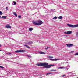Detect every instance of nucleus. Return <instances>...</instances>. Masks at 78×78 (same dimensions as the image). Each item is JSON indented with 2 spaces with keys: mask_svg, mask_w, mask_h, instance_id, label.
Returning a JSON list of instances; mask_svg holds the SVG:
<instances>
[{
  "mask_svg": "<svg viewBox=\"0 0 78 78\" xmlns=\"http://www.w3.org/2000/svg\"><path fill=\"white\" fill-rule=\"evenodd\" d=\"M33 23L35 25H41L43 23V22L42 21H33Z\"/></svg>",
  "mask_w": 78,
  "mask_h": 78,
  "instance_id": "1",
  "label": "nucleus"
},
{
  "mask_svg": "<svg viewBox=\"0 0 78 78\" xmlns=\"http://www.w3.org/2000/svg\"><path fill=\"white\" fill-rule=\"evenodd\" d=\"M46 63V65L43 66H44V68H45V69H49V68H50L51 67H53V66H55L54 65H48V63Z\"/></svg>",
  "mask_w": 78,
  "mask_h": 78,
  "instance_id": "2",
  "label": "nucleus"
},
{
  "mask_svg": "<svg viewBox=\"0 0 78 78\" xmlns=\"http://www.w3.org/2000/svg\"><path fill=\"white\" fill-rule=\"evenodd\" d=\"M47 63H38L36 64V66H45L47 65Z\"/></svg>",
  "mask_w": 78,
  "mask_h": 78,
  "instance_id": "3",
  "label": "nucleus"
},
{
  "mask_svg": "<svg viewBox=\"0 0 78 78\" xmlns=\"http://www.w3.org/2000/svg\"><path fill=\"white\" fill-rule=\"evenodd\" d=\"M67 25L71 28H76V27H78V24L76 25H72L71 24H68Z\"/></svg>",
  "mask_w": 78,
  "mask_h": 78,
  "instance_id": "4",
  "label": "nucleus"
},
{
  "mask_svg": "<svg viewBox=\"0 0 78 78\" xmlns=\"http://www.w3.org/2000/svg\"><path fill=\"white\" fill-rule=\"evenodd\" d=\"M25 51L23 50H17L15 51V53H23V52H25Z\"/></svg>",
  "mask_w": 78,
  "mask_h": 78,
  "instance_id": "5",
  "label": "nucleus"
},
{
  "mask_svg": "<svg viewBox=\"0 0 78 78\" xmlns=\"http://www.w3.org/2000/svg\"><path fill=\"white\" fill-rule=\"evenodd\" d=\"M66 45L67 46V47H73L74 46V45H73V44H66Z\"/></svg>",
  "mask_w": 78,
  "mask_h": 78,
  "instance_id": "6",
  "label": "nucleus"
},
{
  "mask_svg": "<svg viewBox=\"0 0 78 78\" xmlns=\"http://www.w3.org/2000/svg\"><path fill=\"white\" fill-rule=\"evenodd\" d=\"M72 33V31H68L67 32H64V33L65 34H70Z\"/></svg>",
  "mask_w": 78,
  "mask_h": 78,
  "instance_id": "7",
  "label": "nucleus"
},
{
  "mask_svg": "<svg viewBox=\"0 0 78 78\" xmlns=\"http://www.w3.org/2000/svg\"><path fill=\"white\" fill-rule=\"evenodd\" d=\"M70 68V66L69 65H68L66 67H60L58 68V69H68Z\"/></svg>",
  "mask_w": 78,
  "mask_h": 78,
  "instance_id": "8",
  "label": "nucleus"
},
{
  "mask_svg": "<svg viewBox=\"0 0 78 78\" xmlns=\"http://www.w3.org/2000/svg\"><path fill=\"white\" fill-rule=\"evenodd\" d=\"M50 60H51V61H58V60H59V59H56V58H55V59H53V58H51L50 59Z\"/></svg>",
  "mask_w": 78,
  "mask_h": 78,
  "instance_id": "9",
  "label": "nucleus"
},
{
  "mask_svg": "<svg viewBox=\"0 0 78 78\" xmlns=\"http://www.w3.org/2000/svg\"><path fill=\"white\" fill-rule=\"evenodd\" d=\"M5 27L7 28H11V26L10 25H7Z\"/></svg>",
  "mask_w": 78,
  "mask_h": 78,
  "instance_id": "10",
  "label": "nucleus"
},
{
  "mask_svg": "<svg viewBox=\"0 0 78 78\" xmlns=\"http://www.w3.org/2000/svg\"><path fill=\"white\" fill-rule=\"evenodd\" d=\"M33 42L31 41H29L28 43H27L26 44H27L28 45H30L31 44H32Z\"/></svg>",
  "mask_w": 78,
  "mask_h": 78,
  "instance_id": "11",
  "label": "nucleus"
},
{
  "mask_svg": "<svg viewBox=\"0 0 78 78\" xmlns=\"http://www.w3.org/2000/svg\"><path fill=\"white\" fill-rule=\"evenodd\" d=\"M38 53H39V54H45V52H39Z\"/></svg>",
  "mask_w": 78,
  "mask_h": 78,
  "instance_id": "12",
  "label": "nucleus"
},
{
  "mask_svg": "<svg viewBox=\"0 0 78 78\" xmlns=\"http://www.w3.org/2000/svg\"><path fill=\"white\" fill-rule=\"evenodd\" d=\"M16 2H12V5H16Z\"/></svg>",
  "mask_w": 78,
  "mask_h": 78,
  "instance_id": "13",
  "label": "nucleus"
},
{
  "mask_svg": "<svg viewBox=\"0 0 78 78\" xmlns=\"http://www.w3.org/2000/svg\"><path fill=\"white\" fill-rule=\"evenodd\" d=\"M13 14L14 15H15V16H16V17H17V14H16V13L15 12H13Z\"/></svg>",
  "mask_w": 78,
  "mask_h": 78,
  "instance_id": "14",
  "label": "nucleus"
},
{
  "mask_svg": "<svg viewBox=\"0 0 78 78\" xmlns=\"http://www.w3.org/2000/svg\"><path fill=\"white\" fill-rule=\"evenodd\" d=\"M29 30L30 31H32L33 29V28H30L29 29Z\"/></svg>",
  "mask_w": 78,
  "mask_h": 78,
  "instance_id": "15",
  "label": "nucleus"
},
{
  "mask_svg": "<svg viewBox=\"0 0 78 78\" xmlns=\"http://www.w3.org/2000/svg\"><path fill=\"white\" fill-rule=\"evenodd\" d=\"M2 18H3L4 19H6V16H3L2 17H1Z\"/></svg>",
  "mask_w": 78,
  "mask_h": 78,
  "instance_id": "16",
  "label": "nucleus"
},
{
  "mask_svg": "<svg viewBox=\"0 0 78 78\" xmlns=\"http://www.w3.org/2000/svg\"><path fill=\"white\" fill-rule=\"evenodd\" d=\"M24 47H27V48H30L28 46H27V45H24Z\"/></svg>",
  "mask_w": 78,
  "mask_h": 78,
  "instance_id": "17",
  "label": "nucleus"
},
{
  "mask_svg": "<svg viewBox=\"0 0 78 78\" xmlns=\"http://www.w3.org/2000/svg\"><path fill=\"white\" fill-rule=\"evenodd\" d=\"M58 18L59 19H62V16H60L58 17Z\"/></svg>",
  "mask_w": 78,
  "mask_h": 78,
  "instance_id": "18",
  "label": "nucleus"
},
{
  "mask_svg": "<svg viewBox=\"0 0 78 78\" xmlns=\"http://www.w3.org/2000/svg\"><path fill=\"white\" fill-rule=\"evenodd\" d=\"M53 73H49L46 74V75H50V74H52Z\"/></svg>",
  "mask_w": 78,
  "mask_h": 78,
  "instance_id": "19",
  "label": "nucleus"
},
{
  "mask_svg": "<svg viewBox=\"0 0 78 78\" xmlns=\"http://www.w3.org/2000/svg\"><path fill=\"white\" fill-rule=\"evenodd\" d=\"M58 18L57 17L55 16L53 19L54 20H56Z\"/></svg>",
  "mask_w": 78,
  "mask_h": 78,
  "instance_id": "20",
  "label": "nucleus"
},
{
  "mask_svg": "<svg viewBox=\"0 0 78 78\" xmlns=\"http://www.w3.org/2000/svg\"><path fill=\"white\" fill-rule=\"evenodd\" d=\"M51 12H55V10H54L51 9Z\"/></svg>",
  "mask_w": 78,
  "mask_h": 78,
  "instance_id": "21",
  "label": "nucleus"
},
{
  "mask_svg": "<svg viewBox=\"0 0 78 78\" xmlns=\"http://www.w3.org/2000/svg\"><path fill=\"white\" fill-rule=\"evenodd\" d=\"M23 4H24V5H27V2H23Z\"/></svg>",
  "mask_w": 78,
  "mask_h": 78,
  "instance_id": "22",
  "label": "nucleus"
},
{
  "mask_svg": "<svg viewBox=\"0 0 78 78\" xmlns=\"http://www.w3.org/2000/svg\"><path fill=\"white\" fill-rule=\"evenodd\" d=\"M48 58H53V57H51V56H49L48 57Z\"/></svg>",
  "mask_w": 78,
  "mask_h": 78,
  "instance_id": "23",
  "label": "nucleus"
},
{
  "mask_svg": "<svg viewBox=\"0 0 78 78\" xmlns=\"http://www.w3.org/2000/svg\"><path fill=\"white\" fill-rule=\"evenodd\" d=\"M74 55L75 56H77L78 55V52L76 53Z\"/></svg>",
  "mask_w": 78,
  "mask_h": 78,
  "instance_id": "24",
  "label": "nucleus"
},
{
  "mask_svg": "<svg viewBox=\"0 0 78 78\" xmlns=\"http://www.w3.org/2000/svg\"><path fill=\"white\" fill-rule=\"evenodd\" d=\"M3 14V13L2 12V11H0V15H2Z\"/></svg>",
  "mask_w": 78,
  "mask_h": 78,
  "instance_id": "25",
  "label": "nucleus"
},
{
  "mask_svg": "<svg viewBox=\"0 0 78 78\" xmlns=\"http://www.w3.org/2000/svg\"><path fill=\"white\" fill-rule=\"evenodd\" d=\"M0 68H1V69H4V67L0 65Z\"/></svg>",
  "mask_w": 78,
  "mask_h": 78,
  "instance_id": "26",
  "label": "nucleus"
},
{
  "mask_svg": "<svg viewBox=\"0 0 78 78\" xmlns=\"http://www.w3.org/2000/svg\"><path fill=\"white\" fill-rule=\"evenodd\" d=\"M49 48V47H47V48H46L45 49L46 50H48V49Z\"/></svg>",
  "mask_w": 78,
  "mask_h": 78,
  "instance_id": "27",
  "label": "nucleus"
},
{
  "mask_svg": "<svg viewBox=\"0 0 78 78\" xmlns=\"http://www.w3.org/2000/svg\"><path fill=\"white\" fill-rule=\"evenodd\" d=\"M27 56L29 57V58H31V56Z\"/></svg>",
  "mask_w": 78,
  "mask_h": 78,
  "instance_id": "28",
  "label": "nucleus"
},
{
  "mask_svg": "<svg viewBox=\"0 0 78 78\" xmlns=\"http://www.w3.org/2000/svg\"><path fill=\"white\" fill-rule=\"evenodd\" d=\"M65 76H66L65 75H62V77H64Z\"/></svg>",
  "mask_w": 78,
  "mask_h": 78,
  "instance_id": "29",
  "label": "nucleus"
},
{
  "mask_svg": "<svg viewBox=\"0 0 78 78\" xmlns=\"http://www.w3.org/2000/svg\"><path fill=\"white\" fill-rule=\"evenodd\" d=\"M51 71H56V70H51Z\"/></svg>",
  "mask_w": 78,
  "mask_h": 78,
  "instance_id": "30",
  "label": "nucleus"
},
{
  "mask_svg": "<svg viewBox=\"0 0 78 78\" xmlns=\"http://www.w3.org/2000/svg\"><path fill=\"white\" fill-rule=\"evenodd\" d=\"M21 17V16H18V18H20Z\"/></svg>",
  "mask_w": 78,
  "mask_h": 78,
  "instance_id": "31",
  "label": "nucleus"
},
{
  "mask_svg": "<svg viewBox=\"0 0 78 78\" xmlns=\"http://www.w3.org/2000/svg\"><path fill=\"white\" fill-rule=\"evenodd\" d=\"M6 10H8V7H7L6 8Z\"/></svg>",
  "mask_w": 78,
  "mask_h": 78,
  "instance_id": "32",
  "label": "nucleus"
},
{
  "mask_svg": "<svg viewBox=\"0 0 78 78\" xmlns=\"http://www.w3.org/2000/svg\"><path fill=\"white\" fill-rule=\"evenodd\" d=\"M73 51H72L71 52V53H73Z\"/></svg>",
  "mask_w": 78,
  "mask_h": 78,
  "instance_id": "33",
  "label": "nucleus"
},
{
  "mask_svg": "<svg viewBox=\"0 0 78 78\" xmlns=\"http://www.w3.org/2000/svg\"><path fill=\"white\" fill-rule=\"evenodd\" d=\"M2 47V45H1V44H0V47Z\"/></svg>",
  "mask_w": 78,
  "mask_h": 78,
  "instance_id": "34",
  "label": "nucleus"
},
{
  "mask_svg": "<svg viewBox=\"0 0 78 78\" xmlns=\"http://www.w3.org/2000/svg\"><path fill=\"white\" fill-rule=\"evenodd\" d=\"M1 17H1V16H0V18H1Z\"/></svg>",
  "mask_w": 78,
  "mask_h": 78,
  "instance_id": "35",
  "label": "nucleus"
},
{
  "mask_svg": "<svg viewBox=\"0 0 78 78\" xmlns=\"http://www.w3.org/2000/svg\"><path fill=\"white\" fill-rule=\"evenodd\" d=\"M65 36H66V37H67V35H65Z\"/></svg>",
  "mask_w": 78,
  "mask_h": 78,
  "instance_id": "36",
  "label": "nucleus"
},
{
  "mask_svg": "<svg viewBox=\"0 0 78 78\" xmlns=\"http://www.w3.org/2000/svg\"><path fill=\"white\" fill-rule=\"evenodd\" d=\"M2 51V50H0V51Z\"/></svg>",
  "mask_w": 78,
  "mask_h": 78,
  "instance_id": "37",
  "label": "nucleus"
},
{
  "mask_svg": "<svg viewBox=\"0 0 78 78\" xmlns=\"http://www.w3.org/2000/svg\"><path fill=\"white\" fill-rule=\"evenodd\" d=\"M65 63H67V62H65Z\"/></svg>",
  "mask_w": 78,
  "mask_h": 78,
  "instance_id": "38",
  "label": "nucleus"
},
{
  "mask_svg": "<svg viewBox=\"0 0 78 78\" xmlns=\"http://www.w3.org/2000/svg\"><path fill=\"white\" fill-rule=\"evenodd\" d=\"M77 78H78V77H77Z\"/></svg>",
  "mask_w": 78,
  "mask_h": 78,
  "instance_id": "39",
  "label": "nucleus"
}]
</instances>
